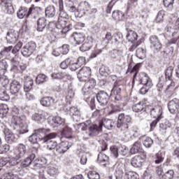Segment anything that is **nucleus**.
Returning a JSON list of instances; mask_svg holds the SVG:
<instances>
[{
  "instance_id": "obj_1",
  "label": "nucleus",
  "mask_w": 179,
  "mask_h": 179,
  "mask_svg": "<svg viewBox=\"0 0 179 179\" xmlns=\"http://www.w3.org/2000/svg\"><path fill=\"white\" fill-rule=\"evenodd\" d=\"M11 127L16 129L20 134H27L29 132V125L26 122V117L17 116L13 113Z\"/></svg>"
},
{
  "instance_id": "obj_2",
  "label": "nucleus",
  "mask_w": 179,
  "mask_h": 179,
  "mask_svg": "<svg viewBox=\"0 0 179 179\" xmlns=\"http://www.w3.org/2000/svg\"><path fill=\"white\" fill-rule=\"evenodd\" d=\"M57 29L62 30L63 34H66L71 29H72V24L68 23V14L62 13L61 15H59L57 22L56 23Z\"/></svg>"
},
{
  "instance_id": "obj_3",
  "label": "nucleus",
  "mask_w": 179,
  "mask_h": 179,
  "mask_svg": "<svg viewBox=\"0 0 179 179\" xmlns=\"http://www.w3.org/2000/svg\"><path fill=\"white\" fill-rule=\"evenodd\" d=\"M132 121V117L129 115H125V113H120L118 115L116 127L120 131H125L129 128V124Z\"/></svg>"
},
{
  "instance_id": "obj_4",
  "label": "nucleus",
  "mask_w": 179,
  "mask_h": 179,
  "mask_svg": "<svg viewBox=\"0 0 179 179\" xmlns=\"http://www.w3.org/2000/svg\"><path fill=\"white\" fill-rule=\"evenodd\" d=\"M57 133L51 132L46 134L43 138H41L43 143L47 144V149L48 150H56L58 143H57L55 141H52V139H55L57 138Z\"/></svg>"
},
{
  "instance_id": "obj_5",
  "label": "nucleus",
  "mask_w": 179,
  "mask_h": 179,
  "mask_svg": "<svg viewBox=\"0 0 179 179\" xmlns=\"http://www.w3.org/2000/svg\"><path fill=\"white\" fill-rule=\"evenodd\" d=\"M80 9L83 10L85 16H88L90 19H96V14L97 13V8H92L90 3L87 1H84L80 4Z\"/></svg>"
},
{
  "instance_id": "obj_6",
  "label": "nucleus",
  "mask_w": 179,
  "mask_h": 179,
  "mask_svg": "<svg viewBox=\"0 0 179 179\" xmlns=\"http://www.w3.org/2000/svg\"><path fill=\"white\" fill-rule=\"evenodd\" d=\"M95 86L96 80H94V78H90L89 80L86 81L82 89L83 96H88L87 99H89Z\"/></svg>"
},
{
  "instance_id": "obj_7",
  "label": "nucleus",
  "mask_w": 179,
  "mask_h": 179,
  "mask_svg": "<svg viewBox=\"0 0 179 179\" xmlns=\"http://www.w3.org/2000/svg\"><path fill=\"white\" fill-rule=\"evenodd\" d=\"M122 54V50H113L109 52L110 58L113 59L117 66H121V64H122V59H124V55Z\"/></svg>"
},
{
  "instance_id": "obj_8",
  "label": "nucleus",
  "mask_w": 179,
  "mask_h": 179,
  "mask_svg": "<svg viewBox=\"0 0 179 179\" xmlns=\"http://www.w3.org/2000/svg\"><path fill=\"white\" fill-rule=\"evenodd\" d=\"M123 131V139L126 142H129L132 139H135L138 135V129L136 127H128L125 130H121Z\"/></svg>"
},
{
  "instance_id": "obj_9",
  "label": "nucleus",
  "mask_w": 179,
  "mask_h": 179,
  "mask_svg": "<svg viewBox=\"0 0 179 179\" xmlns=\"http://www.w3.org/2000/svg\"><path fill=\"white\" fill-rule=\"evenodd\" d=\"M36 47V43L33 41H30L23 46L21 50V54L23 55V57L29 58V57H30V55L34 52Z\"/></svg>"
},
{
  "instance_id": "obj_10",
  "label": "nucleus",
  "mask_w": 179,
  "mask_h": 179,
  "mask_svg": "<svg viewBox=\"0 0 179 179\" xmlns=\"http://www.w3.org/2000/svg\"><path fill=\"white\" fill-rule=\"evenodd\" d=\"M34 9H35L36 10H41V8L40 7H36L34 8H33V7H31L29 8V10H27V8L26 7H21L17 13V17H19V19L29 17V16L31 15V12H33Z\"/></svg>"
},
{
  "instance_id": "obj_11",
  "label": "nucleus",
  "mask_w": 179,
  "mask_h": 179,
  "mask_svg": "<svg viewBox=\"0 0 179 179\" xmlns=\"http://www.w3.org/2000/svg\"><path fill=\"white\" fill-rule=\"evenodd\" d=\"M96 97L100 106H102L103 107L106 106V104H108V100H110V96L105 91L99 92L96 94Z\"/></svg>"
},
{
  "instance_id": "obj_12",
  "label": "nucleus",
  "mask_w": 179,
  "mask_h": 179,
  "mask_svg": "<svg viewBox=\"0 0 179 179\" xmlns=\"http://www.w3.org/2000/svg\"><path fill=\"white\" fill-rule=\"evenodd\" d=\"M90 75H92V69L90 67L84 66L79 71L78 78L80 82H86Z\"/></svg>"
},
{
  "instance_id": "obj_13",
  "label": "nucleus",
  "mask_w": 179,
  "mask_h": 179,
  "mask_svg": "<svg viewBox=\"0 0 179 179\" xmlns=\"http://www.w3.org/2000/svg\"><path fill=\"white\" fill-rule=\"evenodd\" d=\"M85 35L83 34L74 32L70 37L69 41L73 45H79L85 41Z\"/></svg>"
},
{
  "instance_id": "obj_14",
  "label": "nucleus",
  "mask_w": 179,
  "mask_h": 179,
  "mask_svg": "<svg viewBox=\"0 0 179 179\" xmlns=\"http://www.w3.org/2000/svg\"><path fill=\"white\" fill-rule=\"evenodd\" d=\"M88 129L87 138H92L96 136L101 131V127L99 122V126L97 124L90 123V125L87 127Z\"/></svg>"
},
{
  "instance_id": "obj_15",
  "label": "nucleus",
  "mask_w": 179,
  "mask_h": 179,
  "mask_svg": "<svg viewBox=\"0 0 179 179\" xmlns=\"http://www.w3.org/2000/svg\"><path fill=\"white\" fill-rule=\"evenodd\" d=\"M19 38V31L12 29L7 32L6 40L9 44H15Z\"/></svg>"
},
{
  "instance_id": "obj_16",
  "label": "nucleus",
  "mask_w": 179,
  "mask_h": 179,
  "mask_svg": "<svg viewBox=\"0 0 179 179\" xmlns=\"http://www.w3.org/2000/svg\"><path fill=\"white\" fill-rule=\"evenodd\" d=\"M138 80L141 85H143V86H148V87H152V86H153L152 80H150L149 76H148L146 73H140L138 75Z\"/></svg>"
},
{
  "instance_id": "obj_17",
  "label": "nucleus",
  "mask_w": 179,
  "mask_h": 179,
  "mask_svg": "<svg viewBox=\"0 0 179 179\" xmlns=\"http://www.w3.org/2000/svg\"><path fill=\"white\" fill-rule=\"evenodd\" d=\"M26 155H27L26 145L23 144H19L14 152V155L15 156V159H17V160H19V159H22V157H24Z\"/></svg>"
},
{
  "instance_id": "obj_18",
  "label": "nucleus",
  "mask_w": 179,
  "mask_h": 179,
  "mask_svg": "<svg viewBox=\"0 0 179 179\" xmlns=\"http://www.w3.org/2000/svg\"><path fill=\"white\" fill-rule=\"evenodd\" d=\"M71 146H72V143H69V141L62 142L57 144L55 150L56 153H57V155H62V153L67 152Z\"/></svg>"
},
{
  "instance_id": "obj_19",
  "label": "nucleus",
  "mask_w": 179,
  "mask_h": 179,
  "mask_svg": "<svg viewBox=\"0 0 179 179\" xmlns=\"http://www.w3.org/2000/svg\"><path fill=\"white\" fill-rule=\"evenodd\" d=\"M168 108L171 114L179 113V99H173L168 103Z\"/></svg>"
},
{
  "instance_id": "obj_20",
  "label": "nucleus",
  "mask_w": 179,
  "mask_h": 179,
  "mask_svg": "<svg viewBox=\"0 0 179 179\" xmlns=\"http://www.w3.org/2000/svg\"><path fill=\"white\" fill-rule=\"evenodd\" d=\"M145 159H146V154H143V157L136 155L131 159V164L133 167L138 169L142 167V163L145 162Z\"/></svg>"
},
{
  "instance_id": "obj_21",
  "label": "nucleus",
  "mask_w": 179,
  "mask_h": 179,
  "mask_svg": "<svg viewBox=\"0 0 179 179\" xmlns=\"http://www.w3.org/2000/svg\"><path fill=\"white\" fill-rule=\"evenodd\" d=\"M150 43L152 48H154L156 51H160L163 48V45L157 36H151L150 37Z\"/></svg>"
},
{
  "instance_id": "obj_22",
  "label": "nucleus",
  "mask_w": 179,
  "mask_h": 179,
  "mask_svg": "<svg viewBox=\"0 0 179 179\" xmlns=\"http://www.w3.org/2000/svg\"><path fill=\"white\" fill-rule=\"evenodd\" d=\"M150 113L151 117L153 118H159L162 120V115L163 114V108L160 106H157L150 108Z\"/></svg>"
},
{
  "instance_id": "obj_23",
  "label": "nucleus",
  "mask_w": 179,
  "mask_h": 179,
  "mask_svg": "<svg viewBox=\"0 0 179 179\" xmlns=\"http://www.w3.org/2000/svg\"><path fill=\"white\" fill-rule=\"evenodd\" d=\"M99 125L101 126V129H103V127H104L106 129L110 131L115 125V122L111 119L105 118L99 121Z\"/></svg>"
},
{
  "instance_id": "obj_24",
  "label": "nucleus",
  "mask_w": 179,
  "mask_h": 179,
  "mask_svg": "<svg viewBox=\"0 0 179 179\" xmlns=\"http://www.w3.org/2000/svg\"><path fill=\"white\" fill-rule=\"evenodd\" d=\"M36 159V154H30L29 156L26 157L24 160H22L20 163V170L22 169H26V167H29L31 163H33V160Z\"/></svg>"
},
{
  "instance_id": "obj_25",
  "label": "nucleus",
  "mask_w": 179,
  "mask_h": 179,
  "mask_svg": "<svg viewBox=\"0 0 179 179\" xmlns=\"http://www.w3.org/2000/svg\"><path fill=\"white\" fill-rule=\"evenodd\" d=\"M0 5L6 8L8 15H13V13H15V9L13 8V5L10 0H0Z\"/></svg>"
},
{
  "instance_id": "obj_26",
  "label": "nucleus",
  "mask_w": 179,
  "mask_h": 179,
  "mask_svg": "<svg viewBox=\"0 0 179 179\" xmlns=\"http://www.w3.org/2000/svg\"><path fill=\"white\" fill-rule=\"evenodd\" d=\"M21 87L22 84H20V82L13 80L10 86V93L11 94H17Z\"/></svg>"
},
{
  "instance_id": "obj_27",
  "label": "nucleus",
  "mask_w": 179,
  "mask_h": 179,
  "mask_svg": "<svg viewBox=\"0 0 179 179\" xmlns=\"http://www.w3.org/2000/svg\"><path fill=\"white\" fill-rule=\"evenodd\" d=\"M40 103L43 107H52L55 104V99L52 96H46L42 98L40 101Z\"/></svg>"
},
{
  "instance_id": "obj_28",
  "label": "nucleus",
  "mask_w": 179,
  "mask_h": 179,
  "mask_svg": "<svg viewBox=\"0 0 179 179\" xmlns=\"http://www.w3.org/2000/svg\"><path fill=\"white\" fill-rule=\"evenodd\" d=\"M33 79L30 76L24 78V90L25 92H29L33 89L34 85Z\"/></svg>"
},
{
  "instance_id": "obj_29",
  "label": "nucleus",
  "mask_w": 179,
  "mask_h": 179,
  "mask_svg": "<svg viewBox=\"0 0 179 179\" xmlns=\"http://www.w3.org/2000/svg\"><path fill=\"white\" fill-rule=\"evenodd\" d=\"M112 17L116 22H122L125 20V14L120 10H114L112 13Z\"/></svg>"
},
{
  "instance_id": "obj_30",
  "label": "nucleus",
  "mask_w": 179,
  "mask_h": 179,
  "mask_svg": "<svg viewBox=\"0 0 179 179\" xmlns=\"http://www.w3.org/2000/svg\"><path fill=\"white\" fill-rule=\"evenodd\" d=\"M130 153H131V155H136V153H143L142 145L138 142L134 143L130 149Z\"/></svg>"
},
{
  "instance_id": "obj_31",
  "label": "nucleus",
  "mask_w": 179,
  "mask_h": 179,
  "mask_svg": "<svg viewBox=\"0 0 179 179\" xmlns=\"http://www.w3.org/2000/svg\"><path fill=\"white\" fill-rule=\"evenodd\" d=\"M114 38V44L117 47V48H121L122 46V34L121 33H115L113 35Z\"/></svg>"
},
{
  "instance_id": "obj_32",
  "label": "nucleus",
  "mask_w": 179,
  "mask_h": 179,
  "mask_svg": "<svg viewBox=\"0 0 179 179\" xmlns=\"http://www.w3.org/2000/svg\"><path fill=\"white\" fill-rule=\"evenodd\" d=\"M127 40L129 42L131 43V44H134L136 40H138V34L135 32L134 31L130 30L128 31L127 34Z\"/></svg>"
},
{
  "instance_id": "obj_33",
  "label": "nucleus",
  "mask_w": 179,
  "mask_h": 179,
  "mask_svg": "<svg viewBox=\"0 0 179 179\" xmlns=\"http://www.w3.org/2000/svg\"><path fill=\"white\" fill-rule=\"evenodd\" d=\"M5 141L7 143H13L15 142V134L9 129L4 130Z\"/></svg>"
},
{
  "instance_id": "obj_34",
  "label": "nucleus",
  "mask_w": 179,
  "mask_h": 179,
  "mask_svg": "<svg viewBox=\"0 0 179 179\" xmlns=\"http://www.w3.org/2000/svg\"><path fill=\"white\" fill-rule=\"evenodd\" d=\"M47 27V20L44 17L39 18L37 21V29L38 31H43Z\"/></svg>"
},
{
  "instance_id": "obj_35",
  "label": "nucleus",
  "mask_w": 179,
  "mask_h": 179,
  "mask_svg": "<svg viewBox=\"0 0 179 179\" xmlns=\"http://www.w3.org/2000/svg\"><path fill=\"white\" fill-rule=\"evenodd\" d=\"M9 113V107L6 104L0 105V117L1 118H5L8 113Z\"/></svg>"
},
{
  "instance_id": "obj_36",
  "label": "nucleus",
  "mask_w": 179,
  "mask_h": 179,
  "mask_svg": "<svg viewBox=\"0 0 179 179\" xmlns=\"http://www.w3.org/2000/svg\"><path fill=\"white\" fill-rule=\"evenodd\" d=\"M69 114L70 115H73V120H75V118H80V111H79V109H78V108L73 106V107H70L69 109Z\"/></svg>"
},
{
  "instance_id": "obj_37",
  "label": "nucleus",
  "mask_w": 179,
  "mask_h": 179,
  "mask_svg": "<svg viewBox=\"0 0 179 179\" xmlns=\"http://www.w3.org/2000/svg\"><path fill=\"white\" fill-rule=\"evenodd\" d=\"M93 47V41H85L82 46L80 48V50L82 52H86V51H89Z\"/></svg>"
},
{
  "instance_id": "obj_38",
  "label": "nucleus",
  "mask_w": 179,
  "mask_h": 179,
  "mask_svg": "<svg viewBox=\"0 0 179 179\" xmlns=\"http://www.w3.org/2000/svg\"><path fill=\"white\" fill-rule=\"evenodd\" d=\"M111 73V70H110V68L106 66H102L99 69V75L101 76H103L104 78H107L108 75Z\"/></svg>"
},
{
  "instance_id": "obj_39",
  "label": "nucleus",
  "mask_w": 179,
  "mask_h": 179,
  "mask_svg": "<svg viewBox=\"0 0 179 179\" xmlns=\"http://www.w3.org/2000/svg\"><path fill=\"white\" fill-rule=\"evenodd\" d=\"M164 160V152L162 151H159L155 155V164H160V163H163Z\"/></svg>"
},
{
  "instance_id": "obj_40",
  "label": "nucleus",
  "mask_w": 179,
  "mask_h": 179,
  "mask_svg": "<svg viewBox=\"0 0 179 179\" xmlns=\"http://www.w3.org/2000/svg\"><path fill=\"white\" fill-rule=\"evenodd\" d=\"M45 14L46 17H54L55 16V7L48 6L45 10Z\"/></svg>"
},
{
  "instance_id": "obj_41",
  "label": "nucleus",
  "mask_w": 179,
  "mask_h": 179,
  "mask_svg": "<svg viewBox=\"0 0 179 179\" xmlns=\"http://www.w3.org/2000/svg\"><path fill=\"white\" fill-rule=\"evenodd\" d=\"M6 69H8V63L5 60L0 62V77L5 76L6 73Z\"/></svg>"
},
{
  "instance_id": "obj_42",
  "label": "nucleus",
  "mask_w": 179,
  "mask_h": 179,
  "mask_svg": "<svg viewBox=\"0 0 179 179\" xmlns=\"http://www.w3.org/2000/svg\"><path fill=\"white\" fill-rule=\"evenodd\" d=\"M141 68H142V64L138 63L131 69L130 73H134L133 79H136V76L138 75V72L141 71Z\"/></svg>"
},
{
  "instance_id": "obj_43",
  "label": "nucleus",
  "mask_w": 179,
  "mask_h": 179,
  "mask_svg": "<svg viewBox=\"0 0 179 179\" xmlns=\"http://www.w3.org/2000/svg\"><path fill=\"white\" fill-rule=\"evenodd\" d=\"M110 158L106 154L100 152L98 155V162L99 163H105L103 165L105 166L106 163H108Z\"/></svg>"
},
{
  "instance_id": "obj_44",
  "label": "nucleus",
  "mask_w": 179,
  "mask_h": 179,
  "mask_svg": "<svg viewBox=\"0 0 179 179\" xmlns=\"http://www.w3.org/2000/svg\"><path fill=\"white\" fill-rule=\"evenodd\" d=\"M146 55V51L143 48H139L136 51V56L138 59H143Z\"/></svg>"
},
{
  "instance_id": "obj_45",
  "label": "nucleus",
  "mask_w": 179,
  "mask_h": 179,
  "mask_svg": "<svg viewBox=\"0 0 179 179\" xmlns=\"http://www.w3.org/2000/svg\"><path fill=\"white\" fill-rule=\"evenodd\" d=\"M92 121L87 120L85 122H83L77 124L76 129H80L81 131H86L87 127L90 125Z\"/></svg>"
},
{
  "instance_id": "obj_46",
  "label": "nucleus",
  "mask_w": 179,
  "mask_h": 179,
  "mask_svg": "<svg viewBox=\"0 0 179 179\" xmlns=\"http://www.w3.org/2000/svg\"><path fill=\"white\" fill-rule=\"evenodd\" d=\"M47 80H48V77H47V76H45V74H39L36 78V82L38 85L44 83V82H47Z\"/></svg>"
},
{
  "instance_id": "obj_47",
  "label": "nucleus",
  "mask_w": 179,
  "mask_h": 179,
  "mask_svg": "<svg viewBox=\"0 0 179 179\" xmlns=\"http://www.w3.org/2000/svg\"><path fill=\"white\" fill-rule=\"evenodd\" d=\"M125 179H139V175L134 171L127 172L124 175Z\"/></svg>"
},
{
  "instance_id": "obj_48",
  "label": "nucleus",
  "mask_w": 179,
  "mask_h": 179,
  "mask_svg": "<svg viewBox=\"0 0 179 179\" xmlns=\"http://www.w3.org/2000/svg\"><path fill=\"white\" fill-rule=\"evenodd\" d=\"M59 173L58 168L50 166L48 170V174H49L50 177H55V178L58 176Z\"/></svg>"
},
{
  "instance_id": "obj_49",
  "label": "nucleus",
  "mask_w": 179,
  "mask_h": 179,
  "mask_svg": "<svg viewBox=\"0 0 179 179\" xmlns=\"http://www.w3.org/2000/svg\"><path fill=\"white\" fill-rule=\"evenodd\" d=\"M174 71V68L173 66H169L165 70V78L170 80L173 76V71Z\"/></svg>"
},
{
  "instance_id": "obj_50",
  "label": "nucleus",
  "mask_w": 179,
  "mask_h": 179,
  "mask_svg": "<svg viewBox=\"0 0 179 179\" xmlns=\"http://www.w3.org/2000/svg\"><path fill=\"white\" fill-rule=\"evenodd\" d=\"M117 83L115 82L113 89L111 90V93H113L116 96H120L121 94V87L120 85L117 86Z\"/></svg>"
},
{
  "instance_id": "obj_51",
  "label": "nucleus",
  "mask_w": 179,
  "mask_h": 179,
  "mask_svg": "<svg viewBox=\"0 0 179 179\" xmlns=\"http://www.w3.org/2000/svg\"><path fill=\"white\" fill-rule=\"evenodd\" d=\"M110 155L113 156V157H115V159H117L118 157L119 153H118V147L116 145H112L110 148Z\"/></svg>"
},
{
  "instance_id": "obj_52",
  "label": "nucleus",
  "mask_w": 179,
  "mask_h": 179,
  "mask_svg": "<svg viewBox=\"0 0 179 179\" xmlns=\"http://www.w3.org/2000/svg\"><path fill=\"white\" fill-rule=\"evenodd\" d=\"M32 120L37 122H43V121H44V116L41 114L34 113L32 115Z\"/></svg>"
},
{
  "instance_id": "obj_53",
  "label": "nucleus",
  "mask_w": 179,
  "mask_h": 179,
  "mask_svg": "<svg viewBox=\"0 0 179 179\" xmlns=\"http://www.w3.org/2000/svg\"><path fill=\"white\" fill-rule=\"evenodd\" d=\"M0 100L3 101H8L9 100V95H8L5 90L0 89Z\"/></svg>"
},
{
  "instance_id": "obj_54",
  "label": "nucleus",
  "mask_w": 179,
  "mask_h": 179,
  "mask_svg": "<svg viewBox=\"0 0 179 179\" xmlns=\"http://www.w3.org/2000/svg\"><path fill=\"white\" fill-rule=\"evenodd\" d=\"M164 6L165 8L171 10L173 9V5H174V0H163Z\"/></svg>"
},
{
  "instance_id": "obj_55",
  "label": "nucleus",
  "mask_w": 179,
  "mask_h": 179,
  "mask_svg": "<svg viewBox=\"0 0 179 179\" xmlns=\"http://www.w3.org/2000/svg\"><path fill=\"white\" fill-rule=\"evenodd\" d=\"M143 143L145 148H151L152 145H153V140L150 137H146Z\"/></svg>"
},
{
  "instance_id": "obj_56",
  "label": "nucleus",
  "mask_w": 179,
  "mask_h": 179,
  "mask_svg": "<svg viewBox=\"0 0 179 179\" xmlns=\"http://www.w3.org/2000/svg\"><path fill=\"white\" fill-rule=\"evenodd\" d=\"M22 47H23V43H22L21 41H19L15 45V47H13L12 54H16L17 52H19Z\"/></svg>"
},
{
  "instance_id": "obj_57",
  "label": "nucleus",
  "mask_w": 179,
  "mask_h": 179,
  "mask_svg": "<svg viewBox=\"0 0 179 179\" xmlns=\"http://www.w3.org/2000/svg\"><path fill=\"white\" fill-rule=\"evenodd\" d=\"M0 83L3 87H6V86L9 85V78H8L6 76H1L0 77Z\"/></svg>"
},
{
  "instance_id": "obj_58",
  "label": "nucleus",
  "mask_w": 179,
  "mask_h": 179,
  "mask_svg": "<svg viewBox=\"0 0 179 179\" xmlns=\"http://www.w3.org/2000/svg\"><path fill=\"white\" fill-rule=\"evenodd\" d=\"M164 18V10H159L158 12L157 16L155 20L157 23H162V22H163Z\"/></svg>"
},
{
  "instance_id": "obj_59",
  "label": "nucleus",
  "mask_w": 179,
  "mask_h": 179,
  "mask_svg": "<svg viewBox=\"0 0 179 179\" xmlns=\"http://www.w3.org/2000/svg\"><path fill=\"white\" fill-rule=\"evenodd\" d=\"M89 179H100V175L96 171H90L87 174Z\"/></svg>"
},
{
  "instance_id": "obj_60",
  "label": "nucleus",
  "mask_w": 179,
  "mask_h": 179,
  "mask_svg": "<svg viewBox=\"0 0 179 179\" xmlns=\"http://www.w3.org/2000/svg\"><path fill=\"white\" fill-rule=\"evenodd\" d=\"M60 79H64V82H66V80H70V79H72V76L69 75L68 73L65 72H60Z\"/></svg>"
},
{
  "instance_id": "obj_61",
  "label": "nucleus",
  "mask_w": 179,
  "mask_h": 179,
  "mask_svg": "<svg viewBox=\"0 0 179 179\" xmlns=\"http://www.w3.org/2000/svg\"><path fill=\"white\" fill-rule=\"evenodd\" d=\"M133 111L134 113H141V111H143V105H142L141 103L135 104L133 106Z\"/></svg>"
},
{
  "instance_id": "obj_62",
  "label": "nucleus",
  "mask_w": 179,
  "mask_h": 179,
  "mask_svg": "<svg viewBox=\"0 0 179 179\" xmlns=\"http://www.w3.org/2000/svg\"><path fill=\"white\" fill-rule=\"evenodd\" d=\"M31 169L33 170H35L36 171H37L40 170V169H43V166L37 160L34 161V162L32 161Z\"/></svg>"
},
{
  "instance_id": "obj_63",
  "label": "nucleus",
  "mask_w": 179,
  "mask_h": 179,
  "mask_svg": "<svg viewBox=\"0 0 179 179\" xmlns=\"http://www.w3.org/2000/svg\"><path fill=\"white\" fill-rule=\"evenodd\" d=\"M70 64H71V58H67L60 64L61 69H66V68L69 66Z\"/></svg>"
},
{
  "instance_id": "obj_64",
  "label": "nucleus",
  "mask_w": 179,
  "mask_h": 179,
  "mask_svg": "<svg viewBox=\"0 0 179 179\" xmlns=\"http://www.w3.org/2000/svg\"><path fill=\"white\" fill-rule=\"evenodd\" d=\"M162 177L163 178H165V179H173V178L174 177V171L173 170L168 171L166 173H165L163 175Z\"/></svg>"
}]
</instances>
